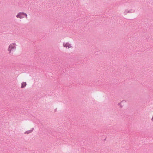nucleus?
Returning <instances> with one entry per match:
<instances>
[{
    "mask_svg": "<svg viewBox=\"0 0 153 153\" xmlns=\"http://www.w3.org/2000/svg\"><path fill=\"white\" fill-rule=\"evenodd\" d=\"M16 44L15 43H12L10 44L7 50L10 54L12 53V51L13 50L16 49Z\"/></svg>",
    "mask_w": 153,
    "mask_h": 153,
    "instance_id": "nucleus-1",
    "label": "nucleus"
},
{
    "mask_svg": "<svg viewBox=\"0 0 153 153\" xmlns=\"http://www.w3.org/2000/svg\"><path fill=\"white\" fill-rule=\"evenodd\" d=\"M25 17L26 18H27V14L24 13H19L16 16V17L18 18L22 19Z\"/></svg>",
    "mask_w": 153,
    "mask_h": 153,
    "instance_id": "nucleus-2",
    "label": "nucleus"
},
{
    "mask_svg": "<svg viewBox=\"0 0 153 153\" xmlns=\"http://www.w3.org/2000/svg\"><path fill=\"white\" fill-rule=\"evenodd\" d=\"M63 46L64 47L68 48H70L72 47V46L68 42L64 43L63 44Z\"/></svg>",
    "mask_w": 153,
    "mask_h": 153,
    "instance_id": "nucleus-3",
    "label": "nucleus"
},
{
    "mask_svg": "<svg viewBox=\"0 0 153 153\" xmlns=\"http://www.w3.org/2000/svg\"><path fill=\"white\" fill-rule=\"evenodd\" d=\"M26 85L27 84L26 82H23L22 83L21 88H23L26 86Z\"/></svg>",
    "mask_w": 153,
    "mask_h": 153,
    "instance_id": "nucleus-4",
    "label": "nucleus"
},
{
    "mask_svg": "<svg viewBox=\"0 0 153 153\" xmlns=\"http://www.w3.org/2000/svg\"><path fill=\"white\" fill-rule=\"evenodd\" d=\"M32 131V130H30V131H27L25 132V134H28L29 133L31 132Z\"/></svg>",
    "mask_w": 153,
    "mask_h": 153,
    "instance_id": "nucleus-5",
    "label": "nucleus"
}]
</instances>
